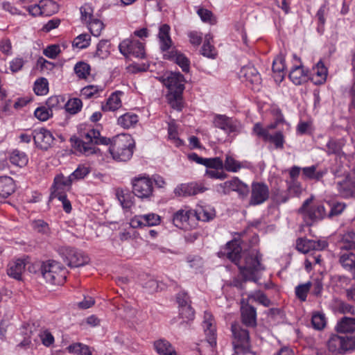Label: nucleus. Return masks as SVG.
<instances>
[{
    "mask_svg": "<svg viewBox=\"0 0 355 355\" xmlns=\"http://www.w3.org/2000/svg\"><path fill=\"white\" fill-rule=\"evenodd\" d=\"M33 139L37 146L46 150L52 146L55 138L50 130L41 128L33 131Z\"/></svg>",
    "mask_w": 355,
    "mask_h": 355,
    "instance_id": "nucleus-18",
    "label": "nucleus"
},
{
    "mask_svg": "<svg viewBox=\"0 0 355 355\" xmlns=\"http://www.w3.org/2000/svg\"><path fill=\"white\" fill-rule=\"evenodd\" d=\"M202 328L206 337L207 343H208L211 350L213 352L216 346V322L212 315L205 311L202 320Z\"/></svg>",
    "mask_w": 355,
    "mask_h": 355,
    "instance_id": "nucleus-14",
    "label": "nucleus"
},
{
    "mask_svg": "<svg viewBox=\"0 0 355 355\" xmlns=\"http://www.w3.org/2000/svg\"><path fill=\"white\" fill-rule=\"evenodd\" d=\"M340 262L342 266L355 276V254L351 251H345L341 253Z\"/></svg>",
    "mask_w": 355,
    "mask_h": 355,
    "instance_id": "nucleus-36",
    "label": "nucleus"
},
{
    "mask_svg": "<svg viewBox=\"0 0 355 355\" xmlns=\"http://www.w3.org/2000/svg\"><path fill=\"white\" fill-rule=\"evenodd\" d=\"M110 55L109 44L107 41L101 40L97 45L95 56L100 59H105Z\"/></svg>",
    "mask_w": 355,
    "mask_h": 355,
    "instance_id": "nucleus-57",
    "label": "nucleus"
},
{
    "mask_svg": "<svg viewBox=\"0 0 355 355\" xmlns=\"http://www.w3.org/2000/svg\"><path fill=\"white\" fill-rule=\"evenodd\" d=\"M285 69V58L282 54H280L274 59L272 62L274 78L277 83H281L283 80Z\"/></svg>",
    "mask_w": 355,
    "mask_h": 355,
    "instance_id": "nucleus-35",
    "label": "nucleus"
},
{
    "mask_svg": "<svg viewBox=\"0 0 355 355\" xmlns=\"http://www.w3.org/2000/svg\"><path fill=\"white\" fill-rule=\"evenodd\" d=\"M26 262L25 259H17L10 262L7 269V273L10 277L16 279H20L21 275L25 271Z\"/></svg>",
    "mask_w": 355,
    "mask_h": 355,
    "instance_id": "nucleus-31",
    "label": "nucleus"
},
{
    "mask_svg": "<svg viewBox=\"0 0 355 355\" xmlns=\"http://www.w3.org/2000/svg\"><path fill=\"white\" fill-rule=\"evenodd\" d=\"M67 350L69 353L74 355H92L90 348L80 343H75L69 345Z\"/></svg>",
    "mask_w": 355,
    "mask_h": 355,
    "instance_id": "nucleus-41",
    "label": "nucleus"
},
{
    "mask_svg": "<svg viewBox=\"0 0 355 355\" xmlns=\"http://www.w3.org/2000/svg\"><path fill=\"white\" fill-rule=\"evenodd\" d=\"M163 57L164 59L174 61L184 72H188L189 71V60L178 50L171 49V51L164 53Z\"/></svg>",
    "mask_w": 355,
    "mask_h": 355,
    "instance_id": "nucleus-26",
    "label": "nucleus"
},
{
    "mask_svg": "<svg viewBox=\"0 0 355 355\" xmlns=\"http://www.w3.org/2000/svg\"><path fill=\"white\" fill-rule=\"evenodd\" d=\"M248 301L257 302L266 307H268L271 305V301L260 291L250 293L248 295Z\"/></svg>",
    "mask_w": 355,
    "mask_h": 355,
    "instance_id": "nucleus-46",
    "label": "nucleus"
},
{
    "mask_svg": "<svg viewBox=\"0 0 355 355\" xmlns=\"http://www.w3.org/2000/svg\"><path fill=\"white\" fill-rule=\"evenodd\" d=\"M218 191L224 194H228L231 191H235L239 197L245 198L249 193L248 186L242 182L239 178L234 177L231 180L224 182L218 185Z\"/></svg>",
    "mask_w": 355,
    "mask_h": 355,
    "instance_id": "nucleus-12",
    "label": "nucleus"
},
{
    "mask_svg": "<svg viewBox=\"0 0 355 355\" xmlns=\"http://www.w3.org/2000/svg\"><path fill=\"white\" fill-rule=\"evenodd\" d=\"M13 180L8 176L0 177V202L8 198L15 191Z\"/></svg>",
    "mask_w": 355,
    "mask_h": 355,
    "instance_id": "nucleus-34",
    "label": "nucleus"
},
{
    "mask_svg": "<svg viewBox=\"0 0 355 355\" xmlns=\"http://www.w3.org/2000/svg\"><path fill=\"white\" fill-rule=\"evenodd\" d=\"M34 114L37 119L44 121L49 119L50 116H52L53 113L51 109L46 107V106H41L35 110Z\"/></svg>",
    "mask_w": 355,
    "mask_h": 355,
    "instance_id": "nucleus-60",
    "label": "nucleus"
},
{
    "mask_svg": "<svg viewBox=\"0 0 355 355\" xmlns=\"http://www.w3.org/2000/svg\"><path fill=\"white\" fill-rule=\"evenodd\" d=\"M168 137L171 142L177 147L183 145V141L178 137L177 126L173 123H168Z\"/></svg>",
    "mask_w": 355,
    "mask_h": 355,
    "instance_id": "nucleus-50",
    "label": "nucleus"
},
{
    "mask_svg": "<svg viewBox=\"0 0 355 355\" xmlns=\"http://www.w3.org/2000/svg\"><path fill=\"white\" fill-rule=\"evenodd\" d=\"M215 128L223 130L227 135H237L241 130V123L225 114H214L212 119Z\"/></svg>",
    "mask_w": 355,
    "mask_h": 355,
    "instance_id": "nucleus-10",
    "label": "nucleus"
},
{
    "mask_svg": "<svg viewBox=\"0 0 355 355\" xmlns=\"http://www.w3.org/2000/svg\"><path fill=\"white\" fill-rule=\"evenodd\" d=\"M300 212L308 225L314 222L324 218L327 214L324 207L321 204H313V198H310L304 201Z\"/></svg>",
    "mask_w": 355,
    "mask_h": 355,
    "instance_id": "nucleus-7",
    "label": "nucleus"
},
{
    "mask_svg": "<svg viewBox=\"0 0 355 355\" xmlns=\"http://www.w3.org/2000/svg\"><path fill=\"white\" fill-rule=\"evenodd\" d=\"M76 145L78 150L86 156L96 154L98 150L96 147V144L92 141H88L85 139L78 141Z\"/></svg>",
    "mask_w": 355,
    "mask_h": 355,
    "instance_id": "nucleus-38",
    "label": "nucleus"
},
{
    "mask_svg": "<svg viewBox=\"0 0 355 355\" xmlns=\"http://www.w3.org/2000/svg\"><path fill=\"white\" fill-rule=\"evenodd\" d=\"M74 71L79 78L85 79L89 75L90 66L86 62H79L75 65Z\"/></svg>",
    "mask_w": 355,
    "mask_h": 355,
    "instance_id": "nucleus-52",
    "label": "nucleus"
},
{
    "mask_svg": "<svg viewBox=\"0 0 355 355\" xmlns=\"http://www.w3.org/2000/svg\"><path fill=\"white\" fill-rule=\"evenodd\" d=\"M311 322L315 329H322L327 323L324 314L321 312L314 313L312 315Z\"/></svg>",
    "mask_w": 355,
    "mask_h": 355,
    "instance_id": "nucleus-53",
    "label": "nucleus"
},
{
    "mask_svg": "<svg viewBox=\"0 0 355 355\" xmlns=\"http://www.w3.org/2000/svg\"><path fill=\"white\" fill-rule=\"evenodd\" d=\"M233 345L237 354L247 353L250 349V337L248 331L239 324L232 325Z\"/></svg>",
    "mask_w": 355,
    "mask_h": 355,
    "instance_id": "nucleus-9",
    "label": "nucleus"
},
{
    "mask_svg": "<svg viewBox=\"0 0 355 355\" xmlns=\"http://www.w3.org/2000/svg\"><path fill=\"white\" fill-rule=\"evenodd\" d=\"M80 12L81 15V20L85 23L94 18L93 16V8L89 3H85L80 7Z\"/></svg>",
    "mask_w": 355,
    "mask_h": 355,
    "instance_id": "nucleus-61",
    "label": "nucleus"
},
{
    "mask_svg": "<svg viewBox=\"0 0 355 355\" xmlns=\"http://www.w3.org/2000/svg\"><path fill=\"white\" fill-rule=\"evenodd\" d=\"M313 244H314L313 240L301 238L297 239L296 248L298 251L305 254L313 250Z\"/></svg>",
    "mask_w": 355,
    "mask_h": 355,
    "instance_id": "nucleus-54",
    "label": "nucleus"
},
{
    "mask_svg": "<svg viewBox=\"0 0 355 355\" xmlns=\"http://www.w3.org/2000/svg\"><path fill=\"white\" fill-rule=\"evenodd\" d=\"M73 182V180L70 178V175L67 177L64 176L62 174L56 175L52 187L51 197L55 198L59 195H66V191L70 189Z\"/></svg>",
    "mask_w": 355,
    "mask_h": 355,
    "instance_id": "nucleus-19",
    "label": "nucleus"
},
{
    "mask_svg": "<svg viewBox=\"0 0 355 355\" xmlns=\"http://www.w3.org/2000/svg\"><path fill=\"white\" fill-rule=\"evenodd\" d=\"M336 329L340 333L355 332V318L344 317L336 324Z\"/></svg>",
    "mask_w": 355,
    "mask_h": 355,
    "instance_id": "nucleus-37",
    "label": "nucleus"
},
{
    "mask_svg": "<svg viewBox=\"0 0 355 355\" xmlns=\"http://www.w3.org/2000/svg\"><path fill=\"white\" fill-rule=\"evenodd\" d=\"M187 262L189 267L196 271H199L203 266V260L198 256L187 257Z\"/></svg>",
    "mask_w": 355,
    "mask_h": 355,
    "instance_id": "nucleus-64",
    "label": "nucleus"
},
{
    "mask_svg": "<svg viewBox=\"0 0 355 355\" xmlns=\"http://www.w3.org/2000/svg\"><path fill=\"white\" fill-rule=\"evenodd\" d=\"M178 302L180 305L179 313L181 317L183 319L192 320L194 316V311L188 302L185 300L181 301L180 297H178Z\"/></svg>",
    "mask_w": 355,
    "mask_h": 355,
    "instance_id": "nucleus-42",
    "label": "nucleus"
},
{
    "mask_svg": "<svg viewBox=\"0 0 355 355\" xmlns=\"http://www.w3.org/2000/svg\"><path fill=\"white\" fill-rule=\"evenodd\" d=\"M168 89L166 95L171 106L177 110L182 108V93L184 90L185 79L180 72L166 71L158 78Z\"/></svg>",
    "mask_w": 355,
    "mask_h": 355,
    "instance_id": "nucleus-2",
    "label": "nucleus"
},
{
    "mask_svg": "<svg viewBox=\"0 0 355 355\" xmlns=\"http://www.w3.org/2000/svg\"><path fill=\"white\" fill-rule=\"evenodd\" d=\"M197 13L203 22L211 25L216 23V17L210 10L205 8H199Z\"/></svg>",
    "mask_w": 355,
    "mask_h": 355,
    "instance_id": "nucleus-56",
    "label": "nucleus"
},
{
    "mask_svg": "<svg viewBox=\"0 0 355 355\" xmlns=\"http://www.w3.org/2000/svg\"><path fill=\"white\" fill-rule=\"evenodd\" d=\"M67 259L71 267H80L89 263V259L84 252L73 249H67Z\"/></svg>",
    "mask_w": 355,
    "mask_h": 355,
    "instance_id": "nucleus-24",
    "label": "nucleus"
},
{
    "mask_svg": "<svg viewBox=\"0 0 355 355\" xmlns=\"http://www.w3.org/2000/svg\"><path fill=\"white\" fill-rule=\"evenodd\" d=\"M83 107V102L78 98H69L64 105L67 112L70 114H76L78 113Z\"/></svg>",
    "mask_w": 355,
    "mask_h": 355,
    "instance_id": "nucleus-44",
    "label": "nucleus"
},
{
    "mask_svg": "<svg viewBox=\"0 0 355 355\" xmlns=\"http://www.w3.org/2000/svg\"><path fill=\"white\" fill-rule=\"evenodd\" d=\"M241 311L243 322L246 326L254 327L257 325V312L252 306L243 302Z\"/></svg>",
    "mask_w": 355,
    "mask_h": 355,
    "instance_id": "nucleus-29",
    "label": "nucleus"
},
{
    "mask_svg": "<svg viewBox=\"0 0 355 355\" xmlns=\"http://www.w3.org/2000/svg\"><path fill=\"white\" fill-rule=\"evenodd\" d=\"M269 193V188L265 183L252 182L249 204L252 206L263 204L268 199Z\"/></svg>",
    "mask_w": 355,
    "mask_h": 355,
    "instance_id": "nucleus-15",
    "label": "nucleus"
},
{
    "mask_svg": "<svg viewBox=\"0 0 355 355\" xmlns=\"http://www.w3.org/2000/svg\"><path fill=\"white\" fill-rule=\"evenodd\" d=\"M211 35L210 34L206 35L202 46V54L209 58H214L216 55V49L211 43Z\"/></svg>",
    "mask_w": 355,
    "mask_h": 355,
    "instance_id": "nucleus-43",
    "label": "nucleus"
},
{
    "mask_svg": "<svg viewBox=\"0 0 355 355\" xmlns=\"http://www.w3.org/2000/svg\"><path fill=\"white\" fill-rule=\"evenodd\" d=\"M239 77L243 81L249 82L254 85H259L261 83L260 75L257 69L252 65L243 67L240 70Z\"/></svg>",
    "mask_w": 355,
    "mask_h": 355,
    "instance_id": "nucleus-27",
    "label": "nucleus"
},
{
    "mask_svg": "<svg viewBox=\"0 0 355 355\" xmlns=\"http://www.w3.org/2000/svg\"><path fill=\"white\" fill-rule=\"evenodd\" d=\"M90 40L89 35L87 33L80 34L74 39L73 46L80 49H85L89 46Z\"/></svg>",
    "mask_w": 355,
    "mask_h": 355,
    "instance_id": "nucleus-55",
    "label": "nucleus"
},
{
    "mask_svg": "<svg viewBox=\"0 0 355 355\" xmlns=\"http://www.w3.org/2000/svg\"><path fill=\"white\" fill-rule=\"evenodd\" d=\"M161 223V217L155 214L149 213L143 215H137L130 220V225L132 228L151 227L158 225Z\"/></svg>",
    "mask_w": 355,
    "mask_h": 355,
    "instance_id": "nucleus-16",
    "label": "nucleus"
},
{
    "mask_svg": "<svg viewBox=\"0 0 355 355\" xmlns=\"http://www.w3.org/2000/svg\"><path fill=\"white\" fill-rule=\"evenodd\" d=\"M87 24L90 33L94 37L100 36L102 31L104 28V24L103 21L95 17L87 22Z\"/></svg>",
    "mask_w": 355,
    "mask_h": 355,
    "instance_id": "nucleus-48",
    "label": "nucleus"
},
{
    "mask_svg": "<svg viewBox=\"0 0 355 355\" xmlns=\"http://www.w3.org/2000/svg\"><path fill=\"white\" fill-rule=\"evenodd\" d=\"M271 113L274 116L275 121L266 127L263 128L261 123H257L253 128V132L265 141L273 144L276 148H283L284 144V137L281 131L277 132L274 135H270L269 130L275 129L281 123L285 121L281 110L277 107L271 108Z\"/></svg>",
    "mask_w": 355,
    "mask_h": 355,
    "instance_id": "nucleus-3",
    "label": "nucleus"
},
{
    "mask_svg": "<svg viewBox=\"0 0 355 355\" xmlns=\"http://www.w3.org/2000/svg\"><path fill=\"white\" fill-rule=\"evenodd\" d=\"M91 171L89 166L85 164H80L76 169L70 174V178L73 181L79 180L85 178Z\"/></svg>",
    "mask_w": 355,
    "mask_h": 355,
    "instance_id": "nucleus-51",
    "label": "nucleus"
},
{
    "mask_svg": "<svg viewBox=\"0 0 355 355\" xmlns=\"http://www.w3.org/2000/svg\"><path fill=\"white\" fill-rule=\"evenodd\" d=\"M84 139L88 141H92L96 144L107 145L110 142V139L106 137H101L100 132L96 129H89L84 136Z\"/></svg>",
    "mask_w": 355,
    "mask_h": 355,
    "instance_id": "nucleus-39",
    "label": "nucleus"
},
{
    "mask_svg": "<svg viewBox=\"0 0 355 355\" xmlns=\"http://www.w3.org/2000/svg\"><path fill=\"white\" fill-rule=\"evenodd\" d=\"M103 91V87L100 85H87L83 87L80 91L81 96L86 98L89 99L92 98H98Z\"/></svg>",
    "mask_w": 355,
    "mask_h": 355,
    "instance_id": "nucleus-40",
    "label": "nucleus"
},
{
    "mask_svg": "<svg viewBox=\"0 0 355 355\" xmlns=\"http://www.w3.org/2000/svg\"><path fill=\"white\" fill-rule=\"evenodd\" d=\"M117 198L123 209H128L133 205L132 196L128 192L124 193L123 191L118 192Z\"/></svg>",
    "mask_w": 355,
    "mask_h": 355,
    "instance_id": "nucleus-58",
    "label": "nucleus"
},
{
    "mask_svg": "<svg viewBox=\"0 0 355 355\" xmlns=\"http://www.w3.org/2000/svg\"><path fill=\"white\" fill-rule=\"evenodd\" d=\"M173 222L176 227L180 228L191 227L193 225L191 223H195L193 209L187 207L179 209L173 214Z\"/></svg>",
    "mask_w": 355,
    "mask_h": 355,
    "instance_id": "nucleus-17",
    "label": "nucleus"
},
{
    "mask_svg": "<svg viewBox=\"0 0 355 355\" xmlns=\"http://www.w3.org/2000/svg\"><path fill=\"white\" fill-rule=\"evenodd\" d=\"M10 161L17 166L23 167L28 163V158L24 153L15 150L10 154Z\"/></svg>",
    "mask_w": 355,
    "mask_h": 355,
    "instance_id": "nucleus-47",
    "label": "nucleus"
},
{
    "mask_svg": "<svg viewBox=\"0 0 355 355\" xmlns=\"http://www.w3.org/2000/svg\"><path fill=\"white\" fill-rule=\"evenodd\" d=\"M170 26L167 24H162L159 28L157 34L159 48L163 53L171 51L173 42L170 36Z\"/></svg>",
    "mask_w": 355,
    "mask_h": 355,
    "instance_id": "nucleus-22",
    "label": "nucleus"
},
{
    "mask_svg": "<svg viewBox=\"0 0 355 355\" xmlns=\"http://www.w3.org/2000/svg\"><path fill=\"white\" fill-rule=\"evenodd\" d=\"M194 221L202 220L207 222L212 220L215 216V210L209 205H199L193 210Z\"/></svg>",
    "mask_w": 355,
    "mask_h": 355,
    "instance_id": "nucleus-30",
    "label": "nucleus"
},
{
    "mask_svg": "<svg viewBox=\"0 0 355 355\" xmlns=\"http://www.w3.org/2000/svg\"><path fill=\"white\" fill-rule=\"evenodd\" d=\"M329 355H345L355 349V336L331 335L327 342Z\"/></svg>",
    "mask_w": 355,
    "mask_h": 355,
    "instance_id": "nucleus-5",
    "label": "nucleus"
},
{
    "mask_svg": "<svg viewBox=\"0 0 355 355\" xmlns=\"http://www.w3.org/2000/svg\"><path fill=\"white\" fill-rule=\"evenodd\" d=\"M33 91L37 96H44L49 92V82L46 78H37L33 85Z\"/></svg>",
    "mask_w": 355,
    "mask_h": 355,
    "instance_id": "nucleus-45",
    "label": "nucleus"
},
{
    "mask_svg": "<svg viewBox=\"0 0 355 355\" xmlns=\"http://www.w3.org/2000/svg\"><path fill=\"white\" fill-rule=\"evenodd\" d=\"M153 347L159 355H178L175 347L164 338L155 340L153 343Z\"/></svg>",
    "mask_w": 355,
    "mask_h": 355,
    "instance_id": "nucleus-32",
    "label": "nucleus"
},
{
    "mask_svg": "<svg viewBox=\"0 0 355 355\" xmlns=\"http://www.w3.org/2000/svg\"><path fill=\"white\" fill-rule=\"evenodd\" d=\"M293 58L296 63L289 73V78L295 85H298L308 80V74L307 71L302 66L300 59L295 55Z\"/></svg>",
    "mask_w": 355,
    "mask_h": 355,
    "instance_id": "nucleus-23",
    "label": "nucleus"
},
{
    "mask_svg": "<svg viewBox=\"0 0 355 355\" xmlns=\"http://www.w3.org/2000/svg\"><path fill=\"white\" fill-rule=\"evenodd\" d=\"M311 284L306 282L303 284L298 285L295 288V294L298 299L304 302L306 300L307 294L310 291Z\"/></svg>",
    "mask_w": 355,
    "mask_h": 355,
    "instance_id": "nucleus-59",
    "label": "nucleus"
},
{
    "mask_svg": "<svg viewBox=\"0 0 355 355\" xmlns=\"http://www.w3.org/2000/svg\"><path fill=\"white\" fill-rule=\"evenodd\" d=\"M139 121V116L132 112H127L120 115L116 119L117 125L126 130L135 128Z\"/></svg>",
    "mask_w": 355,
    "mask_h": 355,
    "instance_id": "nucleus-28",
    "label": "nucleus"
},
{
    "mask_svg": "<svg viewBox=\"0 0 355 355\" xmlns=\"http://www.w3.org/2000/svg\"><path fill=\"white\" fill-rule=\"evenodd\" d=\"M134 194L141 199H150L153 196V185L151 178L146 174H140L132 179Z\"/></svg>",
    "mask_w": 355,
    "mask_h": 355,
    "instance_id": "nucleus-8",
    "label": "nucleus"
},
{
    "mask_svg": "<svg viewBox=\"0 0 355 355\" xmlns=\"http://www.w3.org/2000/svg\"><path fill=\"white\" fill-rule=\"evenodd\" d=\"M40 270L43 278L51 284H62L66 278L64 268L55 261L43 262Z\"/></svg>",
    "mask_w": 355,
    "mask_h": 355,
    "instance_id": "nucleus-6",
    "label": "nucleus"
},
{
    "mask_svg": "<svg viewBox=\"0 0 355 355\" xmlns=\"http://www.w3.org/2000/svg\"><path fill=\"white\" fill-rule=\"evenodd\" d=\"M205 190L206 188L202 185L196 182H191L178 185L174 189V193L178 197H185L202 193Z\"/></svg>",
    "mask_w": 355,
    "mask_h": 355,
    "instance_id": "nucleus-20",
    "label": "nucleus"
},
{
    "mask_svg": "<svg viewBox=\"0 0 355 355\" xmlns=\"http://www.w3.org/2000/svg\"><path fill=\"white\" fill-rule=\"evenodd\" d=\"M121 54L125 56H133L143 58L145 55L144 45L141 42L135 40L133 38L125 39L119 45Z\"/></svg>",
    "mask_w": 355,
    "mask_h": 355,
    "instance_id": "nucleus-11",
    "label": "nucleus"
},
{
    "mask_svg": "<svg viewBox=\"0 0 355 355\" xmlns=\"http://www.w3.org/2000/svg\"><path fill=\"white\" fill-rule=\"evenodd\" d=\"M241 242L235 239L228 242L218 254L220 257L226 256L235 263L245 280L256 282L259 278L260 273L265 270L260 262V254L257 250H252L250 252H244L241 257Z\"/></svg>",
    "mask_w": 355,
    "mask_h": 355,
    "instance_id": "nucleus-1",
    "label": "nucleus"
},
{
    "mask_svg": "<svg viewBox=\"0 0 355 355\" xmlns=\"http://www.w3.org/2000/svg\"><path fill=\"white\" fill-rule=\"evenodd\" d=\"M327 69L322 62H318L313 67L311 73V80L315 85H321L324 83L327 79Z\"/></svg>",
    "mask_w": 355,
    "mask_h": 355,
    "instance_id": "nucleus-33",
    "label": "nucleus"
},
{
    "mask_svg": "<svg viewBox=\"0 0 355 355\" xmlns=\"http://www.w3.org/2000/svg\"><path fill=\"white\" fill-rule=\"evenodd\" d=\"M123 92L121 91H115L112 92L105 101L101 103V110L103 112H114L122 107L121 97Z\"/></svg>",
    "mask_w": 355,
    "mask_h": 355,
    "instance_id": "nucleus-21",
    "label": "nucleus"
},
{
    "mask_svg": "<svg viewBox=\"0 0 355 355\" xmlns=\"http://www.w3.org/2000/svg\"><path fill=\"white\" fill-rule=\"evenodd\" d=\"M344 145V141L342 139H331L327 144V152L328 154L340 155Z\"/></svg>",
    "mask_w": 355,
    "mask_h": 355,
    "instance_id": "nucleus-49",
    "label": "nucleus"
},
{
    "mask_svg": "<svg viewBox=\"0 0 355 355\" xmlns=\"http://www.w3.org/2000/svg\"><path fill=\"white\" fill-rule=\"evenodd\" d=\"M252 164L247 162H240L236 159L232 154L227 153L225 155V158L223 162V169L231 173H237L242 168H250Z\"/></svg>",
    "mask_w": 355,
    "mask_h": 355,
    "instance_id": "nucleus-25",
    "label": "nucleus"
},
{
    "mask_svg": "<svg viewBox=\"0 0 355 355\" xmlns=\"http://www.w3.org/2000/svg\"><path fill=\"white\" fill-rule=\"evenodd\" d=\"M223 170V169L207 168L205 175L211 179L223 180H225L227 176V175Z\"/></svg>",
    "mask_w": 355,
    "mask_h": 355,
    "instance_id": "nucleus-63",
    "label": "nucleus"
},
{
    "mask_svg": "<svg viewBox=\"0 0 355 355\" xmlns=\"http://www.w3.org/2000/svg\"><path fill=\"white\" fill-rule=\"evenodd\" d=\"M109 148L112 158L119 162L129 160L133 154L135 141L131 135L122 134L115 137Z\"/></svg>",
    "mask_w": 355,
    "mask_h": 355,
    "instance_id": "nucleus-4",
    "label": "nucleus"
},
{
    "mask_svg": "<svg viewBox=\"0 0 355 355\" xmlns=\"http://www.w3.org/2000/svg\"><path fill=\"white\" fill-rule=\"evenodd\" d=\"M58 3L53 0H40L38 3L27 7V10L33 16H51L58 11Z\"/></svg>",
    "mask_w": 355,
    "mask_h": 355,
    "instance_id": "nucleus-13",
    "label": "nucleus"
},
{
    "mask_svg": "<svg viewBox=\"0 0 355 355\" xmlns=\"http://www.w3.org/2000/svg\"><path fill=\"white\" fill-rule=\"evenodd\" d=\"M204 166L207 168L223 169V161L218 157L205 158Z\"/></svg>",
    "mask_w": 355,
    "mask_h": 355,
    "instance_id": "nucleus-62",
    "label": "nucleus"
}]
</instances>
